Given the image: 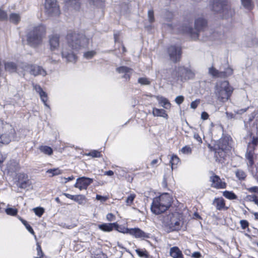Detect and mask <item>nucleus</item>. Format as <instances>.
Segmentation results:
<instances>
[{"instance_id": "obj_61", "label": "nucleus", "mask_w": 258, "mask_h": 258, "mask_svg": "<svg viewBox=\"0 0 258 258\" xmlns=\"http://www.w3.org/2000/svg\"><path fill=\"white\" fill-rule=\"evenodd\" d=\"M247 198L249 201L253 202L254 203L255 201L258 200V198L255 195H249Z\"/></svg>"}, {"instance_id": "obj_11", "label": "nucleus", "mask_w": 258, "mask_h": 258, "mask_svg": "<svg viewBox=\"0 0 258 258\" xmlns=\"http://www.w3.org/2000/svg\"><path fill=\"white\" fill-rule=\"evenodd\" d=\"M15 184L20 188L28 189L32 187V181L29 178L28 175L23 172L17 174Z\"/></svg>"}, {"instance_id": "obj_16", "label": "nucleus", "mask_w": 258, "mask_h": 258, "mask_svg": "<svg viewBox=\"0 0 258 258\" xmlns=\"http://www.w3.org/2000/svg\"><path fill=\"white\" fill-rule=\"evenodd\" d=\"M209 72L214 77L218 78H225L232 75L233 70L232 69L228 68L225 70V71L219 72L215 68L212 67L209 68Z\"/></svg>"}, {"instance_id": "obj_35", "label": "nucleus", "mask_w": 258, "mask_h": 258, "mask_svg": "<svg viewBox=\"0 0 258 258\" xmlns=\"http://www.w3.org/2000/svg\"><path fill=\"white\" fill-rule=\"evenodd\" d=\"M235 174L236 177L239 179V180H243L245 179V178L246 176V173L241 169H238L235 172Z\"/></svg>"}, {"instance_id": "obj_21", "label": "nucleus", "mask_w": 258, "mask_h": 258, "mask_svg": "<svg viewBox=\"0 0 258 258\" xmlns=\"http://www.w3.org/2000/svg\"><path fill=\"white\" fill-rule=\"evenodd\" d=\"M116 71L119 74H123L122 78L126 80L130 79L131 75L132 74L133 69L125 66H122L116 68Z\"/></svg>"}, {"instance_id": "obj_62", "label": "nucleus", "mask_w": 258, "mask_h": 258, "mask_svg": "<svg viewBox=\"0 0 258 258\" xmlns=\"http://www.w3.org/2000/svg\"><path fill=\"white\" fill-rule=\"evenodd\" d=\"M194 138L195 140H196L199 143H202V140L201 138V137L199 136V135L198 133H194Z\"/></svg>"}, {"instance_id": "obj_63", "label": "nucleus", "mask_w": 258, "mask_h": 258, "mask_svg": "<svg viewBox=\"0 0 258 258\" xmlns=\"http://www.w3.org/2000/svg\"><path fill=\"white\" fill-rule=\"evenodd\" d=\"M116 170L118 171L120 173V175L122 176H124L126 173L125 171L126 170L124 168L121 167L117 168Z\"/></svg>"}, {"instance_id": "obj_17", "label": "nucleus", "mask_w": 258, "mask_h": 258, "mask_svg": "<svg viewBox=\"0 0 258 258\" xmlns=\"http://www.w3.org/2000/svg\"><path fill=\"white\" fill-rule=\"evenodd\" d=\"M92 181L93 179L91 178L82 177L77 179L75 187L78 188L80 190L86 189Z\"/></svg>"}, {"instance_id": "obj_34", "label": "nucleus", "mask_w": 258, "mask_h": 258, "mask_svg": "<svg viewBox=\"0 0 258 258\" xmlns=\"http://www.w3.org/2000/svg\"><path fill=\"white\" fill-rule=\"evenodd\" d=\"M179 162V158L176 155H172L170 160L172 169H173L175 168V166L177 165Z\"/></svg>"}, {"instance_id": "obj_38", "label": "nucleus", "mask_w": 258, "mask_h": 258, "mask_svg": "<svg viewBox=\"0 0 258 258\" xmlns=\"http://www.w3.org/2000/svg\"><path fill=\"white\" fill-rule=\"evenodd\" d=\"M48 173L51 174V176H53L55 175H57L61 174L62 172L59 168H53L47 170L46 171Z\"/></svg>"}, {"instance_id": "obj_41", "label": "nucleus", "mask_w": 258, "mask_h": 258, "mask_svg": "<svg viewBox=\"0 0 258 258\" xmlns=\"http://www.w3.org/2000/svg\"><path fill=\"white\" fill-rule=\"evenodd\" d=\"M5 212L9 215L15 216L17 214L18 210L15 208H8L6 209Z\"/></svg>"}, {"instance_id": "obj_46", "label": "nucleus", "mask_w": 258, "mask_h": 258, "mask_svg": "<svg viewBox=\"0 0 258 258\" xmlns=\"http://www.w3.org/2000/svg\"><path fill=\"white\" fill-rule=\"evenodd\" d=\"M148 18L150 23H152L155 21L154 11L153 10H150L148 11Z\"/></svg>"}, {"instance_id": "obj_18", "label": "nucleus", "mask_w": 258, "mask_h": 258, "mask_svg": "<svg viewBox=\"0 0 258 258\" xmlns=\"http://www.w3.org/2000/svg\"><path fill=\"white\" fill-rule=\"evenodd\" d=\"M253 147L250 145H247V149L245 155L246 160L247 161V164L248 166H252L254 162V159L256 158V155L254 153Z\"/></svg>"}, {"instance_id": "obj_6", "label": "nucleus", "mask_w": 258, "mask_h": 258, "mask_svg": "<svg viewBox=\"0 0 258 258\" xmlns=\"http://www.w3.org/2000/svg\"><path fill=\"white\" fill-rule=\"evenodd\" d=\"M162 223L167 232L178 231L183 225V222L178 213H171L164 217Z\"/></svg>"}, {"instance_id": "obj_5", "label": "nucleus", "mask_w": 258, "mask_h": 258, "mask_svg": "<svg viewBox=\"0 0 258 258\" xmlns=\"http://www.w3.org/2000/svg\"><path fill=\"white\" fill-rule=\"evenodd\" d=\"M233 88L227 81H219L215 86V94L217 100L220 102L227 101L233 92Z\"/></svg>"}, {"instance_id": "obj_39", "label": "nucleus", "mask_w": 258, "mask_h": 258, "mask_svg": "<svg viewBox=\"0 0 258 258\" xmlns=\"http://www.w3.org/2000/svg\"><path fill=\"white\" fill-rule=\"evenodd\" d=\"M114 229L119 232L129 234L130 228L119 226V225L117 223V226L114 227Z\"/></svg>"}, {"instance_id": "obj_27", "label": "nucleus", "mask_w": 258, "mask_h": 258, "mask_svg": "<svg viewBox=\"0 0 258 258\" xmlns=\"http://www.w3.org/2000/svg\"><path fill=\"white\" fill-rule=\"evenodd\" d=\"M5 68L6 71L10 73L16 72L17 71V66L13 62H7L5 63Z\"/></svg>"}, {"instance_id": "obj_44", "label": "nucleus", "mask_w": 258, "mask_h": 258, "mask_svg": "<svg viewBox=\"0 0 258 258\" xmlns=\"http://www.w3.org/2000/svg\"><path fill=\"white\" fill-rule=\"evenodd\" d=\"M85 200V198L83 195H76L75 197L74 201L78 203L79 204H82L84 203Z\"/></svg>"}, {"instance_id": "obj_14", "label": "nucleus", "mask_w": 258, "mask_h": 258, "mask_svg": "<svg viewBox=\"0 0 258 258\" xmlns=\"http://www.w3.org/2000/svg\"><path fill=\"white\" fill-rule=\"evenodd\" d=\"M170 59L173 62L179 61L181 56V48L179 46L171 45L168 49Z\"/></svg>"}, {"instance_id": "obj_59", "label": "nucleus", "mask_w": 258, "mask_h": 258, "mask_svg": "<svg viewBox=\"0 0 258 258\" xmlns=\"http://www.w3.org/2000/svg\"><path fill=\"white\" fill-rule=\"evenodd\" d=\"M96 199L97 200L100 201L101 202H104L108 199V198L107 197H104V196L97 195Z\"/></svg>"}, {"instance_id": "obj_56", "label": "nucleus", "mask_w": 258, "mask_h": 258, "mask_svg": "<svg viewBox=\"0 0 258 258\" xmlns=\"http://www.w3.org/2000/svg\"><path fill=\"white\" fill-rule=\"evenodd\" d=\"M184 97L182 95L177 96L175 99V102L178 104H181L184 101Z\"/></svg>"}, {"instance_id": "obj_15", "label": "nucleus", "mask_w": 258, "mask_h": 258, "mask_svg": "<svg viewBox=\"0 0 258 258\" xmlns=\"http://www.w3.org/2000/svg\"><path fill=\"white\" fill-rule=\"evenodd\" d=\"M210 181L211 182V186L212 187L216 189H223L226 187V183L222 181L219 176L214 174L210 176Z\"/></svg>"}, {"instance_id": "obj_47", "label": "nucleus", "mask_w": 258, "mask_h": 258, "mask_svg": "<svg viewBox=\"0 0 258 258\" xmlns=\"http://www.w3.org/2000/svg\"><path fill=\"white\" fill-rule=\"evenodd\" d=\"M239 223L240 224L241 227L242 229L244 230L247 228V230H249V223L246 220H241L240 221Z\"/></svg>"}, {"instance_id": "obj_55", "label": "nucleus", "mask_w": 258, "mask_h": 258, "mask_svg": "<svg viewBox=\"0 0 258 258\" xmlns=\"http://www.w3.org/2000/svg\"><path fill=\"white\" fill-rule=\"evenodd\" d=\"M90 4L96 6H101L103 0H89Z\"/></svg>"}, {"instance_id": "obj_22", "label": "nucleus", "mask_w": 258, "mask_h": 258, "mask_svg": "<svg viewBox=\"0 0 258 258\" xmlns=\"http://www.w3.org/2000/svg\"><path fill=\"white\" fill-rule=\"evenodd\" d=\"M117 223H103L98 225V228L103 232H109L114 229Z\"/></svg>"}, {"instance_id": "obj_40", "label": "nucleus", "mask_w": 258, "mask_h": 258, "mask_svg": "<svg viewBox=\"0 0 258 258\" xmlns=\"http://www.w3.org/2000/svg\"><path fill=\"white\" fill-rule=\"evenodd\" d=\"M136 198V195L134 194H131L127 197L125 200V203L127 206H131Z\"/></svg>"}, {"instance_id": "obj_36", "label": "nucleus", "mask_w": 258, "mask_h": 258, "mask_svg": "<svg viewBox=\"0 0 258 258\" xmlns=\"http://www.w3.org/2000/svg\"><path fill=\"white\" fill-rule=\"evenodd\" d=\"M39 96H40L41 101L43 102L44 105L46 106V107H47L48 108H49V105L46 103V102L48 100V97H47V95L46 93V92L44 91H43L40 94H39Z\"/></svg>"}, {"instance_id": "obj_50", "label": "nucleus", "mask_w": 258, "mask_h": 258, "mask_svg": "<svg viewBox=\"0 0 258 258\" xmlns=\"http://www.w3.org/2000/svg\"><path fill=\"white\" fill-rule=\"evenodd\" d=\"M23 224L25 226L27 229L32 234H34V232L33 229L31 227V226L27 223V222L24 220L21 219Z\"/></svg>"}, {"instance_id": "obj_26", "label": "nucleus", "mask_w": 258, "mask_h": 258, "mask_svg": "<svg viewBox=\"0 0 258 258\" xmlns=\"http://www.w3.org/2000/svg\"><path fill=\"white\" fill-rule=\"evenodd\" d=\"M20 168L19 163L14 160H11L8 163V169L10 172H15Z\"/></svg>"}, {"instance_id": "obj_48", "label": "nucleus", "mask_w": 258, "mask_h": 258, "mask_svg": "<svg viewBox=\"0 0 258 258\" xmlns=\"http://www.w3.org/2000/svg\"><path fill=\"white\" fill-rule=\"evenodd\" d=\"M8 19L7 12L0 9V21H6Z\"/></svg>"}, {"instance_id": "obj_28", "label": "nucleus", "mask_w": 258, "mask_h": 258, "mask_svg": "<svg viewBox=\"0 0 258 258\" xmlns=\"http://www.w3.org/2000/svg\"><path fill=\"white\" fill-rule=\"evenodd\" d=\"M213 205L216 207L217 210H220L225 206V202L222 198L215 199L213 201Z\"/></svg>"}, {"instance_id": "obj_23", "label": "nucleus", "mask_w": 258, "mask_h": 258, "mask_svg": "<svg viewBox=\"0 0 258 258\" xmlns=\"http://www.w3.org/2000/svg\"><path fill=\"white\" fill-rule=\"evenodd\" d=\"M170 255L173 258H183L181 251L177 246H174L170 248Z\"/></svg>"}, {"instance_id": "obj_43", "label": "nucleus", "mask_w": 258, "mask_h": 258, "mask_svg": "<svg viewBox=\"0 0 258 258\" xmlns=\"http://www.w3.org/2000/svg\"><path fill=\"white\" fill-rule=\"evenodd\" d=\"M96 54L94 50L88 51L84 53V57L86 59H91Z\"/></svg>"}, {"instance_id": "obj_10", "label": "nucleus", "mask_w": 258, "mask_h": 258, "mask_svg": "<svg viewBox=\"0 0 258 258\" xmlns=\"http://www.w3.org/2000/svg\"><path fill=\"white\" fill-rule=\"evenodd\" d=\"M232 139L230 136H224L221 138L217 144L218 149H216V153L220 156L224 157L225 153L230 151L231 149Z\"/></svg>"}, {"instance_id": "obj_58", "label": "nucleus", "mask_w": 258, "mask_h": 258, "mask_svg": "<svg viewBox=\"0 0 258 258\" xmlns=\"http://www.w3.org/2000/svg\"><path fill=\"white\" fill-rule=\"evenodd\" d=\"M33 89L39 94L44 91L42 88L38 85L35 84L33 85Z\"/></svg>"}, {"instance_id": "obj_33", "label": "nucleus", "mask_w": 258, "mask_h": 258, "mask_svg": "<svg viewBox=\"0 0 258 258\" xmlns=\"http://www.w3.org/2000/svg\"><path fill=\"white\" fill-rule=\"evenodd\" d=\"M223 195L226 199L229 200H236L237 199V196L232 191H224L223 192Z\"/></svg>"}, {"instance_id": "obj_20", "label": "nucleus", "mask_w": 258, "mask_h": 258, "mask_svg": "<svg viewBox=\"0 0 258 258\" xmlns=\"http://www.w3.org/2000/svg\"><path fill=\"white\" fill-rule=\"evenodd\" d=\"M50 49L51 51L57 49L59 45V39L57 35H52L49 37Z\"/></svg>"}, {"instance_id": "obj_9", "label": "nucleus", "mask_w": 258, "mask_h": 258, "mask_svg": "<svg viewBox=\"0 0 258 258\" xmlns=\"http://www.w3.org/2000/svg\"><path fill=\"white\" fill-rule=\"evenodd\" d=\"M21 68L24 72V76L26 72L29 73L34 77L39 75L44 77L47 75L46 71L42 67L36 64L24 63L21 64Z\"/></svg>"}, {"instance_id": "obj_12", "label": "nucleus", "mask_w": 258, "mask_h": 258, "mask_svg": "<svg viewBox=\"0 0 258 258\" xmlns=\"http://www.w3.org/2000/svg\"><path fill=\"white\" fill-rule=\"evenodd\" d=\"M5 132L0 136V143L8 144L15 134V130L12 126H9L8 132V124L4 125Z\"/></svg>"}, {"instance_id": "obj_30", "label": "nucleus", "mask_w": 258, "mask_h": 258, "mask_svg": "<svg viewBox=\"0 0 258 258\" xmlns=\"http://www.w3.org/2000/svg\"><path fill=\"white\" fill-rule=\"evenodd\" d=\"M9 20L11 23L17 24L21 20V17L18 14L12 13L10 15Z\"/></svg>"}, {"instance_id": "obj_49", "label": "nucleus", "mask_w": 258, "mask_h": 258, "mask_svg": "<svg viewBox=\"0 0 258 258\" xmlns=\"http://www.w3.org/2000/svg\"><path fill=\"white\" fill-rule=\"evenodd\" d=\"M250 146L255 149V147L258 145V137H253L251 141L249 142L247 145H250Z\"/></svg>"}, {"instance_id": "obj_24", "label": "nucleus", "mask_w": 258, "mask_h": 258, "mask_svg": "<svg viewBox=\"0 0 258 258\" xmlns=\"http://www.w3.org/2000/svg\"><path fill=\"white\" fill-rule=\"evenodd\" d=\"M156 98L162 107L166 109L170 108L171 104L167 98L160 96H157Z\"/></svg>"}, {"instance_id": "obj_37", "label": "nucleus", "mask_w": 258, "mask_h": 258, "mask_svg": "<svg viewBox=\"0 0 258 258\" xmlns=\"http://www.w3.org/2000/svg\"><path fill=\"white\" fill-rule=\"evenodd\" d=\"M136 252L141 257L148 258V254L145 249H137Z\"/></svg>"}, {"instance_id": "obj_3", "label": "nucleus", "mask_w": 258, "mask_h": 258, "mask_svg": "<svg viewBox=\"0 0 258 258\" xmlns=\"http://www.w3.org/2000/svg\"><path fill=\"white\" fill-rule=\"evenodd\" d=\"M45 28L42 25L30 28L26 35L28 44L33 47H36L41 44L45 35Z\"/></svg>"}, {"instance_id": "obj_29", "label": "nucleus", "mask_w": 258, "mask_h": 258, "mask_svg": "<svg viewBox=\"0 0 258 258\" xmlns=\"http://www.w3.org/2000/svg\"><path fill=\"white\" fill-rule=\"evenodd\" d=\"M65 2L66 6L73 7L75 10L80 8L79 0H65Z\"/></svg>"}, {"instance_id": "obj_51", "label": "nucleus", "mask_w": 258, "mask_h": 258, "mask_svg": "<svg viewBox=\"0 0 258 258\" xmlns=\"http://www.w3.org/2000/svg\"><path fill=\"white\" fill-rule=\"evenodd\" d=\"M191 148L189 146H185L181 149V152L185 154H191Z\"/></svg>"}, {"instance_id": "obj_25", "label": "nucleus", "mask_w": 258, "mask_h": 258, "mask_svg": "<svg viewBox=\"0 0 258 258\" xmlns=\"http://www.w3.org/2000/svg\"><path fill=\"white\" fill-rule=\"evenodd\" d=\"M152 114L154 116L162 117L164 118H168V114L163 109H158L155 107L153 108Z\"/></svg>"}, {"instance_id": "obj_19", "label": "nucleus", "mask_w": 258, "mask_h": 258, "mask_svg": "<svg viewBox=\"0 0 258 258\" xmlns=\"http://www.w3.org/2000/svg\"><path fill=\"white\" fill-rule=\"evenodd\" d=\"M129 234L136 238L144 239L150 238V234L146 233L139 228H130Z\"/></svg>"}, {"instance_id": "obj_42", "label": "nucleus", "mask_w": 258, "mask_h": 258, "mask_svg": "<svg viewBox=\"0 0 258 258\" xmlns=\"http://www.w3.org/2000/svg\"><path fill=\"white\" fill-rule=\"evenodd\" d=\"M33 211L35 213V215L39 217H40L44 212V209L41 207L33 208Z\"/></svg>"}, {"instance_id": "obj_2", "label": "nucleus", "mask_w": 258, "mask_h": 258, "mask_svg": "<svg viewBox=\"0 0 258 258\" xmlns=\"http://www.w3.org/2000/svg\"><path fill=\"white\" fill-rule=\"evenodd\" d=\"M66 39L68 46L71 48V49L68 50L67 46H63L61 51L62 57L65 58L67 61H75L76 56L72 50H79L87 46L89 39L84 34L76 32L68 33Z\"/></svg>"}, {"instance_id": "obj_54", "label": "nucleus", "mask_w": 258, "mask_h": 258, "mask_svg": "<svg viewBox=\"0 0 258 258\" xmlns=\"http://www.w3.org/2000/svg\"><path fill=\"white\" fill-rule=\"evenodd\" d=\"M37 251V257L39 258H43V253L42 251L41 246L40 244L37 243V248H36Z\"/></svg>"}, {"instance_id": "obj_60", "label": "nucleus", "mask_w": 258, "mask_h": 258, "mask_svg": "<svg viewBox=\"0 0 258 258\" xmlns=\"http://www.w3.org/2000/svg\"><path fill=\"white\" fill-rule=\"evenodd\" d=\"M106 219L108 221H112L115 220V216L112 213H109L106 215Z\"/></svg>"}, {"instance_id": "obj_45", "label": "nucleus", "mask_w": 258, "mask_h": 258, "mask_svg": "<svg viewBox=\"0 0 258 258\" xmlns=\"http://www.w3.org/2000/svg\"><path fill=\"white\" fill-rule=\"evenodd\" d=\"M163 17L167 21H170L173 17V14L171 12L166 11L163 14Z\"/></svg>"}, {"instance_id": "obj_53", "label": "nucleus", "mask_w": 258, "mask_h": 258, "mask_svg": "<svg viewBox=\"0 0 258 258\" xmlns=\"http://www.w3.org/2000/svg\"><path fill=\"white\" fill-rule=\"evenodd\" d=\"M88 156H91L92 157H99L101 156L100 152L97 150H93L91 151L90 153L88 154Z\"/></svg>"}, {"instance_id": "obj_52", "label": "nucleus", "mask_w": 258, "mask_h": 258, "mask_svg": "<svg viewBox=\"0 0 258 258\" xmlns=\"http://www.w3.org/2000/svg\"><path fill=\"white\" fill-rule=\"evenodd\" d=\"M138 83L142 85H149L150 81L147 78H140L138 79Z\"/></svg>"}, {"instance_id": "obj_7", "label": "nucleus", "mask_w": 258, "mask_h": 258, "mask_svg": "<svg viewBox=\"0 0 258 258\" xmlns=\"http://www.w3.org/2000/svg\"><path fill=\"white\" fill-rule=\"evenodd\" d=\"M213 10L222 14L227 19L234 14V11L228 5L226 0H213Z\"/></svg>"}, {"instance_id": "obj_32", "label": "nucleus", "mask_w": 258, "mask_h": 258, "mask_svg": "<svg viewBox=\"0 0 258 258\" xmlns=\"http://www.w3.org/2000/svg\"><path fill=\"white\" fill-rule=\"evenodd\" d=\"M241 2L242 5L245 9L248 10L252 9L253 5L251 0H241Z\"/></svg>"}, {"instance_id": "obj_4", "label": "nucleus", "mask_w": 258, "mask_h": 258, "mask_svg": "<svg viewBox=\"0 0 258 258\" xmlns=\"http://www.w3.org/2000/svg\"><path fill=\"white\" fill-rule=\"evenodd\" d=\"M172 198L169 194L164 193L153 199L151 206L152 212L158 215L166 211L171 206Z\"/></svg>"}, {"instance_id": "obj_13", "label": "nucleus", "mask_w": 258, "mask_h": 258, "mask_svg": "<svg viewBox=\"0 0 258 258\" xmlns=\"http://www.w3.org/2000/svg\"><path fill=\"white\" fill-rule=\"evenodd\" d=\"M45 9L46 12L51 16H57L60 13L56 0H45Z\"/></svg>"}, {"instance_id": "obj_8", "label": "nucleus", "mask_w": 258, "mask_h": 258, "mask_svg": "<svg viewBox=\"0 0 258 258\" xmlns=\"http://www.w3.org/2000/svg\"><path fill=\"white\" fill-rule=\"evenodd\" d=\"M195 74L191 70L184 67H176L171 73V78L174 81H183L192 78Z\"/></svg>"}, {"instance_id": "obj_31", "label": "nucleus", "mask_w": 258, "mask_h": 258, "mask_svg": "<svg viewBox=\"0 0 258 258\" xmlns=\"http://www.w3.org/2000/svg\"><path fill=\"white\" fill-rule=\"evenodd\" d=\"M40 151L45 154L51 155L52 154L53 151L51 147L47 146H41L39 147Z\"/></svg>"}, {"instance_id": "obj_1", "label": "nucleus", "mask_w": 258, "mask_h": 258, "mask_svg": "<svg viewBox=\"0 0 258 258\" xmlns=\"http://www.w3.org/2000/svg\"><path fill=\"white\" fill-rule=\"evenodd\" d=\"M182 33H188L194 39H199L203 41L214 40L219 38V33L213 32L212 30L207 28V21L203 18H198L195 21V29L191 27L182 26Z\"/></svg>"}, {"instance_id": "obj_64", "label": "nucleus", "mask_w": 258, "mask_h": 258, "mask_svg": "<svg viewBox=\"0 0 258 258\" xmlns=\"http://www.w3.org/2000/svg\"><path fill=\"white\" fill-rule=\"evenodd\" d=\"M248 191L251 192L258 193V187H257V186L251 187L248 189Z\"/></svg>"}, {"instance_id": "obj_57", "label": "nucleus", "mask_w": 258, "mask_h": 258, "mask_svg": "<svg viewBox=\"0 0 258 258\" xmlns=\"http://www.w3.org/2000/svg\"><path fill=\"white\" fill-rule=\"evenodd\" d=\"M200 103V99H196V100L191 102L190 103V107L192 109H196L198 105Z\"/></svg>"}]
</instances>
